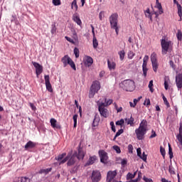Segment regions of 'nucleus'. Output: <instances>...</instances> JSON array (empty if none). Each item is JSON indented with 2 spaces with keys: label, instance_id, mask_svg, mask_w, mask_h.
Returning <instances> with one entry per match:
<instances>
[{
  "label": "nucleus",
  "instance_id": "2f4dec72",
  "mask_svg": "<svg viewBox=\"0 0 182 182\" xmlns=\"http://www.w3.org/2000/svg\"><path fill=\"white\" fill-rule=\"evenodd\" d=\"M68 65H70L73 70H76V65L75 64V62L73 61L72 58L68 61Z\"/></svg>",
  "mask_w": 182,
  "mask_h": 182
},
{
  "label": "nucleus",
  "instance_id": "e433bc0d",
  "mask_svg": "<svg viewBox=\"0 0 182 182\" xmlns=\"http://www.w3.org/2000/svg\"><path fill=\"white\" fill-rule=\"evenodd\" d=\"M134 177H136V173H134V174L132 173H128L127 175V180H132L134 178Z\"/></svg>",
  "mask_w": 182,
  "mask_h": 182
},
{
  "label": "nucleus",
  "instance_id": "9b49d317",
  "mask_svg": "<svg viewBox=\"0 0 182 182\" xmlns=\"http://www.w3.org/2000/svg\"><path fill=\"white\" fill-rule=\"evenodd\" d=\"M117 176V171H109L107 173V182H112L113 180H114V177Z\"/></svg>",
  "mask_w": 182,
  "mask_h": 182
},
{
  "label": "nucleus",
  "instance_id": "13d9d810",
  "mask_svg": "<svg viewBox=\"0 0 182 182\" xmlns=\"http://www.w3.org/2000/svg\"><path fill=\"white\" fill-rule=\"evenodd\" d=\"M128 151L129 153H133V145L132 144L128 145Z\"/></svg>",
  "mask_w": 182,
  "mask_h": 182
},
{
  "label": "nucleus",
  "instance_id": "1a4fd4ad",
  "mask_svg": "<svg viewBox=\"0 0 182 182\" xmlns=\"http://www.w3.org/2000/svg\"><path fill=\"white\" fill-rule=\"evenodd\" d=\"M147 129L143 128H138L135 129V133L136 135V139L138 140H143L144 139V134H146Z\"/></svg>",
  "mask_w": 182,
  "mask_h": 182
},
{
  "label": "nucleus",
  "instance_id": "e2e57ef3",
  "mask_svg": "<svg viewBox=\"0 0 182 182\" xmlns=\"http://www.w3.org/2000/svg\"><path fill=\"white\" fill-rule=\"evenodd\" d=\"M51 33H56V26L52 25Z\"/></svg>",
  "mask_w": 182,
  "mask_h": 182
},
{
  "label": "nucleus",
  "instance_id": "3c124183",
  "mask_svg": "<svg viewBox=\"0 0 182 182\" xmlns=\"http://www.w3.org/2000/svg\"><path fill=\"white\" fill-rule=\"evenodd\" d=\"M176 36H177L178 41H181L182 40V33H181V31H180V30L178 31Z\"/></svg>",
  "mask_w": 182,
  "mask_h": 182
},
{
  "label": "nucleus",
  "instance_id": "6ab92c4d",
  "mask_svg": "<svg viewBox=\"0 0 182 182\" xmlns=\"http://www.w3.org/2000/svg\"><path fill=\"white\" fill-rule=\"evenodd\" d=\"M36 144H35V142L29 141L25 145L24 149H26V150H28V149H34V147H36Z\"/></svg>",
  "mask_w": 182,
  "mask_h": 182
},
{
  "label": "nucleus",
  "instance_id": "dca6fc26",
  "mask_svg": "<svg viewBox=\"0 0 182 182\" xmlns=\"http://www.w3.org/2000/svg\"><path fill=\"white\" fill-rule=\"evenodd\" d=\"M46 90L50 92V93H53V88H52V85H50V81H49V75H46Z\"/></svg>",
  "mask_w": 182,
  "mask_h": 182
},
{
  "label": "nucleus",
  "instance_id": "aec40b11",
  "mask_svg": "<svg viewBox=\"0 0 182 182\" xmlns=\"http://www.w3.org/2000/svg\"><path fill=\"white\" fill-rule=\"evenodd\" d=\"M93 63V58L90 56H86L85 60V65L87 66H91Z\"/></svg>",
  "mask_w": 182,
  "mask_h": 182
},
{
  "label": "nucleus",
  "instance_id": "f8f14e48",
  "mask_svg": "<svg viewBox=\"0 0 182 182\" xmlns=\"http://www.w3.org/2000/svg\"><path fill=\"white\" fill-rule=\"evenodd\" d=\"M176 83L178 90H181L182 88V73H179L176 76Z\"/></svg>",
  "mask_w": 182,
  "mask_h": 182
},
{
  "label": "nucleus",
  "instance_id": "bf43d9fd",
  "mask_svg": "<svg viewBox=\"0 0 182 182\" xmlns=\"http://www.w3.org/2000/svg\"><path fill=\"white\" fill-rule=\"evenodd\" d=\"M65 38L66 41H68L70 43H75V41H73V39L70 38V37L65 36Z\"/></svg>",
  "mask_w": 182,
  "mask_h": 182
},
{
  "label": "nucleus",
  "instance_id": "052dcab7",
  "mask_svg": "<svg viewBox=\"0 0 182 182\" xmlns=\"http://www.w3.org/2000/svg\"><path fill=\"white\" fill-rule=\"evenodd\" d=\"M177 139H178V141L181 143V144L182 145V134H179L177 136Z\"/></svg>",
  "mask_w": 182,
  "mask_h": 182
},
{
  "label": "nucleus",
  "instance_id": "393cba45",
  "mask_svg": "<svg viewBox=\"0 0 182 182\" xmlns=\"http://www.w3.org/2000/svg\"><path fill=\"white\" fill-rule=\"evenodd\" d=\"M156 8L159 11V15H161L164 12L163 11V6H161V4L160 2H159V0H156Z\"/></svg>",
  "mask_w": 182,
  "mask_h": 182
},
{
  "label": "nucleus",
  "instance_id": "79ce46f5",
  "mask_svg": "<svg viewBox=\"0 0 182 182\" xmlns=\"http://www.w3.org/2000/svg\"><path fill=\"white\" fill-rule=\"evenodd\" d=\"M149 90L151 93H153V92H154V89H153V80L149 81Z\"/></svg>",
  "mask_w": 182,
  "mask_h": 182
},
{
  "label": "nucleus",
  "instance_id": "f03ea898",
  "mask_svg": "<svg viewBox=\"0 0 182 182\" xmlns=\"http://www.w3.org/2000/svg\"><path fill=\"white\" fill-rule=\"evenodd\" d=\"M100 90V82L95 80L92 82V84L90 88L88 97L90 99H93L97 92Z\"/></svg>",
  "mask_w": 182,
  "mask_h": 182
},
{
  "label": "nucleus",
  "instance_id": "473e14b6",
  "mask_svg": "<svg viewBox=\"0 0 182 182\" xmlns=\"http://www.w3.org/2000/svg\"><path fill=\"white\" fill-rule=\"evenodd\" d=\"M75 8V11H77L78 6H77V1L76 0H73V1L71 4V9H73Z\"/></svg>",
  "mask_w": 182,
  "mask_h": 182
},
{
  "label": "nucleus",
  "instance_id": "c9c22d12",
  "mask_svg": "<svg viewBox=\"0 0 182 182\" xmlns=\"http://www.w3.org/2000/svg\"><path fill=\"white\" fill-rule=\"evenodd\" d=\"M168 154L171 159L174 157V156L173 155V149L171 148V145H170V144H168Z\"/></svg>",
  "mask_w": 182,
  "mask_h": 182
},
{
  "label": "nucleus",
  "instance_id": "bb28decb",
  "mask_svg": "<svg viewBox=\"0 0 182 182\" xmlns=\"http://www.w3.org/2000/svg\"><path fill=\"white\" fill-rule=\"evenodd\" d=\"M124 120L127 124H130V126H133V124H134V118H133L132 116L129 119L125 118Z\"/></svg>",
  "mask_w": 182,
  "mask_h": 182
},
{
  "label": "nucleus",
  "instance_id": "b1692460",
  "mask_svg": "<svg viewBox=\"0 0 182 182\" xmlns=\"http://www.w3.org/2000/svg\"><path fill=\"white\" fill-rule=\"evenodd\" d=\"M139 129H144L145 130H147V120L143 119L141 123L139 124Z\"/></svg>",
  "mask_w": 182,
  "mask_h": 182
},
{
  "label": "nucleus",
  "instance_id": "8fccbe9b",
  "mask_svg": "<svg viewBox=\"0 0 182 182\" xmlns=\"http://www.w3.org/2000/svg\"><path fill=\"white\" fill-rule=\"evenodd\" d=\"M139 158H141V160H143V161H147V155H146V154L144 152H143V154L141 155V156H139Z\"/></svg>",
  "mask_w": 182,
  "mask_h": 182
},
{
  "label": "nucleus",
  "instance_id": "72a5a7b5",
  "mask_svg": "<svg viewBox=\"0 0 182 182\" xmlns=\"http://www.w3.org/2000/svg\"><path fill=\"white\" fill-rule=\"evenodd\" d=\"M92 43L94 49H97V46H99V42L97 41V38H96V37H94Z\"/></svg>",
  "mask_w": 182,
  "mask_h": 182
},
{
  "label": "nucleus",
  "instance_id": "c756f323",
  "mask_svg": "<svg viewBox=\"0 0 182 182\" xmlns=\"http://www.w3.org/2000/svg\"><path fill=\"white\" fill-rule=\"evenodd\" d=\"M118 55H119L120 60H123L124 59V56H126V52H124V50H122L119 51Z\"/></svg>",
  "mask_w": 182,
  "mask_h": 182
},
{
  "label": "nucleus",
  "instance_id": "a18cd8bd",
  "mask_svg": "<svg viewBox=\"0 0 182 182\" xmlns=\"http://www.w3.org/2000/svg\"><path fill=\"white\" fill-rule=\"evenodd\" d=\"M74 54L76 58H79L80 54H79V48H74Z\"/></svg>",
  "mask_w": 182,
  "mask_h": 182
},
{
  "label": "nucleus",
  "instance_id": "0e129e2a",
  "mask_svg": "<svg viewBox=\"0 0 182 182\" xmlns=\"http://www.w3.org/2000/svg\"><path fill=\"white\" fill-rule=\"evenodd\" d=\"M141 99V97H138V99H134V104L135 106H136L137 102H140V100Z\"/></svg>",
  "mask_w": 182,
  "mask_h": 182
},
{
  "label": "nucleus",
  "instance_id": "0eeeda50",
  "mask_svg": "<svg viewBox=\"0 0 182 182\" xmlns=\"http://www.w3.org/2000/svg\"><path fill=\"white\" fill-rule=\"evenodd\" d=\"M70 156H72V153L70 152L68 154L67 156L66 153H63L62 154H60L55 157V160L59 161V165L60 166V164H65V163H66V161L70 159Z\"/></svg>",
  "mask_w": 182,
  "mask_h": 182
},
{
  "label": "nucleus",
  "instance_id": "ddd939ff",
  "mask_svg": "<svg viewBox=\"0 0 182 182\" xmlns=\"http://www.w3.org/2000/svg\"><path fill=\"white\" fill-rule=\"evenodd\" d=\"M99 155L100 157V161L101 163H106L107 161V159L109 157L107 156V152L105 151L104 150L99 151Z\"/></svg>",
  "mask_w": 182,
  "mask_h": 182
},
{
  "label": "nucleus",
  "instance_id": "a19ab883",
  "mask_svg": "<svg viewBox=\"0 0 182 182\" xmlns=\"http://www.w3.org/2000/svg\"><path fill=\"white\" fill-rule=\"evenodd\" d=\"M73 119L74 121V127H76L77 126V114L73 115Z\"/></svg>",
  "mask_w": 182,
  "mask_h": 182
},
{
  "label": "nucleus",
  "instance_id": "864d4df0",
  "mask_svg": "<svg viewBox=\"0 0 182 182\" xmlns=\"http://www.w3.org/2000/svg\"><path fill=\"white\" fill-rule=\"evenodd\" d=\"M134 53L133 51H129L128 53V58L129 59H132V58H134Z\"/></svg>",
  "mask_w": 182,
  "mask_h": 182
},
{
  "label": "nucleus",
  "instance_id": "20e7f679",
  "mask_svg": "<svg viewBox=\"0 0 182 182\" xmlns=\"http://www.w3.org/2000/svg\"><path fill=\"white\" fill-rule=\"evenodd\" d=\"M122 85H124V89L127 92H133L136 87L134 85V81L132 80H125L122 82Z\"/></svg>",
  "mask_w": 182,
  "mask_h": 182
},
{
  "label": "nucleus",
  "instance_id": "09e8293b",
  "mask_svg": "<svg viewBox=\"0 0 182 182\" xmlns=\"http://www.w3.org/2000/svg\"><path fill=\"white\" fill-rule=\"evenodd\" d=\"M78 168H79V166H77V165L75 166V167H73L71 169L70 173H72L73 174H75V173H76V171H77Z\"/></svg>",
  "mask_w": 182,
  "mask_h": 182
},
{
  "label": "nucleus",
  "instance_id": "5701e85b",
  "mask_svg": "<svg viewBox=\"0 0 182 182\" xmlns=\"http://www.w3.org/2000/svg\"><path fill=\"white\" fill-rule=\"evenodd\" d=\"M73 20L74 22L77 23L80 26L82 25V20H80V17L76 14H73Z\"/></svg>",
  "mask_w": 182,
  "mask_h": 182
},
{
  "label": "nucleus",
  "instance_id": "de8ad7c7",
  "mask_svg": "<svg viewBox=\"0 0 182 182\" xmlns=\"http://www.w3.org/2000/svg\"><path fill=\"white\" fill-rule=\"evenodd\" d=\"M21 182H31V178H29L26 176H22L21 177Z\"/></svg>",
  "mask_w": 182,
  "mask_h": 182
},
{
  "label": "nucleus",
  "instance_id": "603ef678",
  "mask_svg": "<svg viewBox=\"0 0 182 182\" xmlns=\"http://www.w3.org/2000/svg\"><path fill=\"white\" fill-rule=\"evenodd\" d=\"M168 171H169L170 174H176V171H174V168L171 165L169 166Z\"/></svg>",
  "mask_w": 182,
  "mask_h": 182
},
{
  "label": "nucleus",
  "instance_id": "58836bf2",
  "mask_svg": "<svg viewBox=\"0 0 182 182\" xmlns=\"http://www.w3.org/2000/svg\"><path fill=\"white\" fill-rule=\"evenodd\" d=\"M123 132H124L123 129H119V130L116 133V134H115V136H114L113 140H114V141L116 140V138H117V137H119V136H120V134H122Z\"/></svg>",
  "mask_w": 182,
  "mask_h": 182
},
{
  "label": "nucleus",
  "instance_id": "4c0bfd02",
  "mask_svg": "<svg viewBox=\"0 0 182 182\" xmlns=\"http://www.w3.org/2000/svg\"><path fill=\"white\" fill-rule=\"evenodd\" d=\"M53 4L54 5V6H59L62 5V2L60 1V0H53Z\"/></svg>",
  "mask_w": 182,
  "mask_h": 182
},
{
  "label": "nucleus",
  "instance_id": "680f3d73",
  "mask_svg": "<svg viewBox=\"0 0 182 182\" xmlns=\"http://www.w3.org/2000/svg\"><path fill=\"white\" fill-rule=\"evenodd\" d=\"M143 180L145 182H153V179L146 178V176H144Z\"/></svg>",
  "mask_w": 182,
  "mask_h": 182
},
{
  "label": "nucleus",
  "instance_id": "2eb2a0df",
  "mask_svg": "<svg viewBox=\"0 0 182 182\" xmlns=\"http://www.w3.org/2000/svg\"><path fill=\"white\" fill-rule=\"evenodd\" d=\"M97 160V156H96L95 155L92 156H90L88 161L85 164V166L87 167V166H92V164H95V163L96 162Z\"/></svg>",
  "mask_w": 182,
  "mask_h": 182
},
{
  "label": "nucleus",
  "instance_id": "9d476101",
  "mask_svg": "<svg viewBox=\"0 0 182 182\" xmlns=\"http://www.w3.org/2000/svg\"><path fill=\"white\" fill-rule=\"evenodd\" d=\"M33 65L34 66L36 69V73L37 76H39L41 73L43 72V67L41 65V64L36 63V62H32Z\"/></svg>",
  "mask_w": 182,
  "mask_h": 182
},
{
  "label": "nucleus",
  "instance_id": "f257e3e1",
  "mask_svg": "<svg viewBox=\"0 0 182 182\" xmlns=\"http://www.w3.org/2000/svg\"><path fill=\"white\" fill-rule=\"evenodd\" d=\"M85 151H83V149L82 148L78 149V151H75L73 155L70 156L68 159V161L67 163V166L69 167L72 166H75L77 160H83L85 159Z\"/></svg>",
  "mask_w": 182,
  "mask_h": 182
},
{
  "label": "nucleus",
  "instance_id": "f3484780",
  "mask_svg": "<svg viewBox=\"0 0 182 182\" xmlns=\"http://www.w3.org/2000/svg\"><path fill=\"white\" fill-rule=\"evenodd\" d=\"M70 60V57H69V55H68L62 58L61 62L63 63L64 68H66L68 66Z\"/></svg>",
  "mask_w": 182,
  "mask_h": 182
},
{
  "label": "nucleus",
  "instance_id": "69168bd1",
  "mask_svg": "<svg viewBox=\"0 0 182 182\" xmlns=\"http://www.w3.org/2000/svg\"><path fill=\"white\" fill-rule=\"evenodd\" d=\"M137 151V156H139V157H141V148H138L136 149Z\"/></svg>",
  "mask_w": 182,
  "mask_h": 182
},
{
  "label": "nucleus",
  "instance_id": "338daca9",
  "mask_svg": "<svg viewBox=\"0 0 182 182\" xmlns=\"http://www.w3.org/2000/svg\"><path fill=\"white\" fill-rule=\"evenodd\" d=\"M157 136V134H156V132H154V130H152V134L150 136V139H154V137H156Z\"/></svg>",
  "mask_w": 182,
  "mask_h": 182
},
{
  "label": "nucleus",
  "instance_id": "774afa93",
  "mask_svg": "<svg viewBox=\"0 0 182 182\" xmlns=\"http://www.w3.org/2000/svg\"><path fill=\"white\" fill-rule=\"evenodd\" d=\"M164 87L166 90H168V82H167V80H166L164 81Z\"/></svg>",
  "mask_w": 182,
  "mask_h": 182
},
{
  "label": "nucleus",
  "instance_id": "a878e982",
  "mask_svg": "<svg viewBox=\"0 0 182 182\" xmlns=\"http://www.w3.org/2000/svg\"><path fill=\"white\" fill-rule=\"evenodd\" d=\"M107 65L109 70H112L116 68V63L110 62L109 60H107Z\"/></svg>",
  "mask_w": 182,
  "mask_h": 182
},
{
  "label": "nucleus",
  "instance_id": "412c9836",
  "mask_svg": "<svg viewBox=\"0 0 182 182\" xmlns=\"http://www.w3.org/2000/svg\"><path fill=\"white\" fill-rule=\"evenodd\" d=\"M142 70H143V75L144 77H146L147 76V70H149V69L147 68V62L146 61H143Z\"/></svg>",
  "mask_w": 182,
  "mask_h": 182
},
{
  "label": "nucleus",
  "instance_id": "f704fd0d",
  "mask_svg": "<svg viewBox=\"0 0 182 182\" xmlns=\"http://www.w3.org/2000/svg\"><path fill=\"white\" fill-rule=\"evenodd\" d=\"M162 98H163L164 105H165L167 107H170V103H169L168 101L167 100V98L166 97V96H164V94H162Z\"/></svg>",
  "mask_w": 182,
  "mask_h": 182
},
{
  "label": "nucleus",
  "instance_id": "49530a36",
  "mask_svg": "<svg viewBox=\"0 0 182 182\" xmlns=\"http://www.w3.org/2000/svg\"><path fill=\"white\" fill-rule=\"evenodd\" d=\"M114 107L117 112V113H120V112H123V107H120L119 108L117 107V104L114 103Z\"/></svg>",
  "mask_w": 182,
  "mask_h": 182
},
{
  "label": "nucleus",
  "instance_id": "4468645a",
  "mask_svg": "<svg viewBox=\"0 0 182 182\" xmlns=\"http://www.w3.org/2000/svg\"><path fill=\"white\" fill-rule=\"evenodd\" d=\"M50 123L51 127H53V129H62V127L60 126V124H58V121L54 118H52L50 120Z\"/></svg>",
  "mask_w": 182,
  "mask_h": 182
},
{
  "label": "nucleus",
  "instance_id": "ea45409f",
  "mask_svg": "<svg viewBox=\"0 0 182 182\" xmlns=\"http://www.w3.org/2000/svg\"><path fill=\"white\" fill-rule=\"evenodd\" d=\"M160 153L161 156L164 157V159H166V149H164L163 146L160 147Z\"/></svg>",
  "mask_w": 182,
  "mask_h": 182
},
{
  "label": "nucleus",
  "instance_id": "7ed1b4c3",
  "mask_svg": "<svg viewBox=\"0 0 182 182\" xmlns=\"http://www.w3.org/2000/svg\"><path fill=\"white\" fill-rule=\"evenodd\" d=\"M117 18H119V15L117 13L112 14L109 16V23L112 29H115V32L117 35H119V26H117L118 21Z\"/></svg>",
  "mask_w": 182,
  "mask_h": 182
},
{
  "label": "nucleus",
  "instance_id": "4d7b16f0",
  "mask_svg": "<svg viewBox=\"0 0 182 182\" xmlns=\"http://www.w3.org/2000/svg\"><path fill=\"white\" fill-rule=\"evenodd\" d=\"M100 21H102L103 18H105V12L100 11L99 14Z\"/></svg>",
  "mask_w": 182,
  "mask_h": 182
},
{
  "label": "nucleus",
  "instance_id": "6e6552de",
  "mask_svg": "<svg viewBox=\"0 0 182 182\" xmlns=\"http://www.w3.org/2000/svg\"><path fill=\"white\" fill-rule=\"evenodd\" d=\"M91 181L92 182H99L102 180V173L97 170L92 171L91 174Z\"/></svg>",
  "mask_w": 182,
  "mask_h": 182
},
{
  "label": "nucleus",
  "instance_id": "cd10ccee",
  "mask_svg": "<svg viewBox=\"0 0 182 182\" xmlns=\"http://www.w3.org/2000/svg\"><path fill=\"white\" fill-rule=\"evenodd\" d=\"M151 63H152V68L154 72H155V73H157V69H159V63L156 61Z\"/></svg>",
  "mask_w": 182,
  "mask_h": 182
},
{
  "label": "nucleus",
  "instance_id": "39448f33",
  "mask_svg": "<svg viewBox=\"0 0 182 182\" xmlns=\"http://www.w3.org/2000/svg\"><path fill=\"white\" fill-rule=\"evenodd\" d=\"M97 106L100 116L105 118L107 117V116H109V110L105 106V102H100V101H98Z\"/></svg>",
  "mask_w": 182,
  "mask_h": 182
},
{
  "label": "nucleus",
  "instance_id": "a211bd4d",
  "mask_svg": "<svg viewBox=\"0 0 182 182\" xmlns=\"http://www.w3.org/2000/svg\"><path fill=\"white\" fill-rule=\"evenodd\" d=\"M100 122V117H99V115L95 114L92 124V127H97V126H99Z\"/></svg>",
  "mask_w": 182,
  "mask_h": 182
},
{
  "label": "nucleus",
  "instance_id": "423d86ee",
  "mask_svg": "<svg viewBox=\"0 0 182 182\" xmlns=\"http://www.w3.org/2000/svg\"><path fill=\"white\" fill-rule=\"evenodd\" d=\"M171 46V41L166 40V38H162L161 40L162 55H167V52H168V49H170Z\"/></svg>",
  "mask_w": 182,
  "mask_h": 182
},
{
  "label": "nucleus",
  "instance_id": "4be33fe9",
  "mask_svg": "<svg viewBox=\"0 0 182 182\" xmlns=\"http://www.w3.org/2000/svg\"><path fill=\"white\" fill-rule=\"evenodd\" d=\"M173 4H176L177 5L178 16H182V7H181V5L178 3V1H177V0H173Z\"/></svg>",
  "mask_w": 182,
  "mask_h": 182
},
{
  "label": "nucleus",
  "instance_id": "c03bdc74",
  "mask_svg": "<svg viewBox=\"0 0 182 182\" xmlns=\"http://www.w3.org/2000/svg\"><path fill=\"white\" fill-rule=\"evenodd\" d=\"M113 149L118 154L122 153V150H120V147L119 146L114 145L113 146Z\"/></svg>",
  "mask_w": 182,
  "mask_h": 182
},
{
  "label": "nucleus",
  "instance_id": "6e6d98bb",
  "mask_svg": "<svg viewBox=\"0 0 182 182\" xmlns=\"http://www.w3.org/2000/svg\"><path fill=\"white\" fill-rule=\"evenodd\" d=\"M169 65H170L171 68H172V69H173V70H176V65H174V61L170 60Z\"/></svg>",
  "mask_w": 182,
  "mask_h": 182
},
{
  "label": "nucleus",
  "instance_id": "37998d69",
  "mask_svg": "<svg viewBox=\"0 0 182 182\" xmlns=\"http://www.w3.org/2000/svg\"><path fill=\"white\" fill-rule=\"evenodd\" d=\"M124 124V119H121L120 120L116 122L117 126H123Z\"/></svg>",
  "mask_w": 182,
  "mask_h": 182
},
{
  "label": "nucleus",
  "instance_id": "7c9ffc66",
  "mask_svg": "<svg viewBox=\"0 0 182 182\" xmlns=\"http://www.w3.org/2000/svg\"><path fill=\"white\" fill-rule=\"evenodd\" d=\"M151 63L157 62V54L156 53H153L151 55Z\"/></svg>",
  "mask_w": 182,
  "mask_h": 182
},
{
  "label": "nucleus",
  "instance_id": "5fc2aeb1",
  "mask_svg": "<svg viewBox=\"0 0 182 182\" xmlns=\"http://www.w3.org/2000/svg\"><path fill=\"white\" fill-rule=\"evenodd\" d=\"M29 106H30L31 110H33V112L36 111V107L35 106V105H33V103L30 102Z\"/></svg>",
  "mask_w": 182,
  "mask_h": 182
},
{
  "label": "nucleus",
  "instance_id": "c85d7f7f",
  "mask_svg": "<svg viewBox=\"0 0 182 182\" xmlns=\"http://www.w3.org/2000/svg\"><path fill=\"white\" fill-rule=\"evenodd\" d=\"M104 103H105V107H107V106H110V105H112V103H113V100H112V99L107 100V98H105Z\"/></svg>",
  "mask_w": 182,
  "mask_h": 182
}]
</instances>
